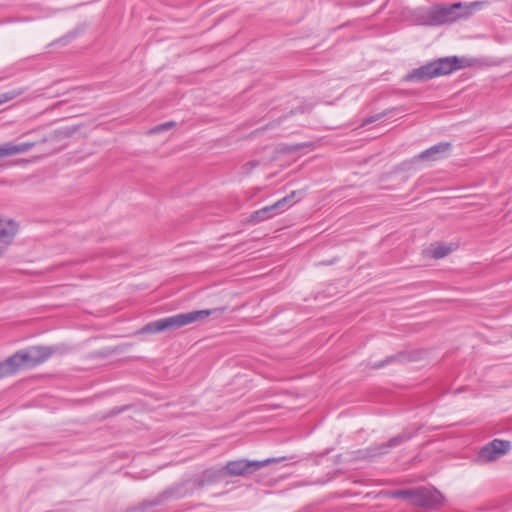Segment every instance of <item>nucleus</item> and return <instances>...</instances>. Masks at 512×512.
<instances>
[{
  "label": "nucleus",
  "instance_id": "obj_1",
  "mask_svg": "<svg viewBox=\"0 0 512 512\" xmlns=\"http://www.w3.org/2000/svg\"><path fill=\"white\" fill-rule=\"evenodd\" d=\"M58 351L54 346H31L19 350L0 362V378L13 375L21 368H33L47 361Z\"/></svg>",
  "mask_w": 512,
  "mask_h": 512
},
{
  "label": "nucleus",
  "instance_id": "obj_2",
  "mask_svg": "<svg viewBox=\"0 0 512 512\" xmlns=\"http://www.w3.org/2000/svg\"><path fill=\"white\" fill-rule=\"evenodd\" d=\"M466 66H468L466 58L458 56L442 57L413 69L404 76L403 80L412 83L426 82L436 77L449 75Z\"/></svg>",
  "mask_w": 512,
  "mask_h": 512
},
{
  "label": "nucleus",
  "instance_id": "obj_3",
  "mask_svg": "<svg viewBox=\"0 0 512 512\" xmlns=\"http://www.w3.org/2000/svg\"><path fill=\"white\" fill-rule=\"evenodd\" d=\"M283 458H267L264 460H247V459H237L228 461L220 470L218 471H206L203 474L204 481L213 482L219 479L222 476H230L237 477L242 476L246 477L261 468L268 466L271 463H278L282 461Z\"/></svg>",
  "mask_w": 512,
  "mask_h": 512
},
{
  "label": "nucleus",
  "instance_id": "obj_4",
  "mask_svg": "<svg viewBox=\"0 0 512 512\" xmlns=\"http://www.w3.org/2000/svg\"><path fill=\"white\" fill-rule=\"evenodd\" d=\"M393 497L407 499L412 505L426 509H437L444 502L441 492L431 487L398 490L393 493Z\"/></svg>",
  "mask_w": 512,
  "mask_h": 512
},
{
  "label": "nucleus",
  "instance_id": "obj_5",
  "mask_svg": "<svg viewBox=\"0 0 512 512\" xmlns=\"http://www.w3.org/2000/svg\"><path fill=\"white\" fill-rule=\"evenodd\" d=\"M223 311L224 308L195 310L187 313H180L173 316L161 318V328L163 331L176 330L191 323L204 320L210 315H213L214 313H221Z\"/></svg>",
  "mask_w": 512,
  "mask_h": 512
},
{
  "label": "nucleus",
  "instance_id": "obj_6",
  "mask_svg": "<svg viewBox=\"0 0 512 512\" xmlns=\"http://www.w3.org/2000/svg\"><path fill=\"white\" fill-rule=\"evenodd\" d=\"M462 18L464 16L461 2L451 5H436L427 13L426 24L429 26H441L454 23Z\"/></svg>",
  "mask_w": 512,
  "mask_h": 512
},
{
  "label": "nucleus",
  "instance_id": "obj_7",
  "mask_svg": "<svg viewBox=\"0 0 512 512\" xmlns=\"http://www.w3.org/2000/svg\"><path fill=\"white\" fill-rule=\"evenodd\" d=\"M418 431L419 428L415 430L404 429L401 433L390 438L387 442L370 446L367 449L368 455L372 457L384 455L388 453L390 449L395 448L403 444L404 442L412 439L414 436L417 435Z\"/></svg>",
  "mask_w": 512,
  "mask_h": 512
},
{
  "label": "nucleus",
  "instance_id": "obj_8",
  "mask_svg": "<svg viewBox=\"0 0 512 512\" xmlns=\"http://www.w3.org/2000/svg\"><path fill=\"white\" fill-rule=\"evenodd\" d=\"M510 447L511 444L509 441L494 439L481 448L479 451V458L484 462L496 460L502 455L506 454Z\"/></svg>",
  "mask_w": 512,
  "mask_h": 512
},
{
  "label": "nucleus",
  "instance_id": "obj_9",
  "mask_svg": "<svg viewBox=\"0 0 512 512\" xmlns=\"http://www.w3.org/2000/svg\"><path fill=\"white\" fill-rule=\"evenodd\" d=\"M294 195L295 192L293 191L290 195L279 199L274 204L256 210L251 214L249 221L252 223H258L277 215L279 211L283 209L284 206L294 197Z\"/></svg>",
  "mask_w": 512,
  "mask_h": 512
},
{
  "label": "nucleus",
  "instance_id": "obj_10",
  "mask_svg": "<svg viewBox=\"0 0 512 512\" xmlns=\"http://www.w3.org/2000/svg\"><path fill=\"white\" fill-rule=\"evenodd\" d=\"M451 147L452 145L450 142H440L422 151L420 154L416 156V159L421 161L441 160L447 156V154L451 150Z\"/></svg>",
  "mask_w": 512,
  "mask_h": 512
},
{
  "label": "nucleus",
  "instance_id": "obj_11",
  "mask_svg": "<svg viewBox=\"0 0 512 512\" xmlns=\"http://www.w3.org/2000/svg\"><path fill=\"white\" fill-rule=\"evenodd\" d=\"M18 230V225L12 219L0 218V254L11 244Z\"/></svg>",
  "mask_w": 512,
  "mask_h": 512
},
{
  "label": "nucleus",
  "instance_id": "obj_12",
  "mask_svg": "<svg viewBox=\"0 0 512 512\" xmlns=\"http://www.w3.org/2000/svg\"><path fill=\"white\" fill-rule=\"evenodd\" d=\"M34 142H25V143H19L14 144L12 142H6L2 145H0V158H5L21 153L28 152L34 147Z\"/></svg>",
  "mask_w": 512,
  "mask_h": 512
},
{
  "label": "nucleus",
  "instance_id": "obj_13",
  "mask_svg": "<svg viewBox=\"0 0 512 512\" xmlns=\"http://www.w3.org/2000/svg\"><path fill=\"white\" fill-rule=\"evenodd\" d=\"M487 4V1H473L469 4L462 3V13L464 18L470 17L475 11L482 9Z\"/></svg>",
  "mask_w": 512,
  "mask_h": 512
},
{
  "label": "nucleus",
  "instance_id": "obj_14",
  "mask_svg": "<svg viewBox=\"0 0 512 512\" xmlns=\"http://www.w3.org/2000/svg\"><path fill=\"white\" fill-rule=\"evenodd\" d=\"M163 332L160 319L151 321L138 330L137 334H155Z\"/></svg>",
  "mask_w": 512,
  "mask_h": 512
},
{
  "label": "nucleus",
  "instance_id": "obj_15",
  "mask_svg": "<svg viewBox=\"0 0 512 512\" xmlns=\"http://www.w3.org/2000/svg\"><path fill=\"white\" fill-rule=\"evenodd\" d=\"M25 89H13L0 94V105L9 102L24 93Z\"/></svg>",
  "mask_w": 512,
  "mask_h": 512
},
{
  "label": "nucleus",
  "instance_id": "obj_16",
  "mask_svg": "<svg viewBox=\"0 0 512 512\" xmlns=\"http://www.w3.org/2000/svg\"><path fill=\"white\" fill-rule=\"evenodd\" d=\"M451 249L443 244H438L431 249V256L434 259H441L450 253Z\"/></svg>",
  "mask_w": 512,
  "mask_h": 512
},
{
  "label": "nucleus",
  "instance_id": "obj_17",
  "mask_svg": "<svg viewBox=\"0 0 512 512\" xmlns=\"http://www.w3.org/2000/svg\"><path fill=\"white\" fill-rule=\"evenodd\" d=\"M174 125H175V122H173V121L166 122V123L155 126L154 128H152L150 130V132L151 133H159L162 131H166V130L170 129L171 127H173Z\"/></svg>",
  "mask_w": 512,
  "mask_h": 512
},
{
  "label": "nucleus",
  "instance_id": "obj_18",
  "mask_svg": "<svg viewBox=\"0 0 512 512\" xmlns=\"http://www.w3.org/2000/svg\"><path fill=\"white\" fill-rule=\"evenodd\" d=\"M387 115V111H384L382 113H379V114H376L374 116H371V117H368L366 118L364 121H363V124L364 125H368V124H371L373 122H376L377 120H379L380 118H382L383 116Z\"/></svg>",
  "mask_w": 512,
  "mask_h": 512
},
{
  "label": "nucleus",
  "instance_id": "obj_19",
  "mask_svg": "<svg viewBox=\"0 0 512 512\" xmlns=\"http://www.w3.org/2000/svg\"><path fill=\"white\" fill-rule=\"evenodd\" d=\"M393 359H394V356L388 357L385 361L380 362L379 364H375L374 368H382L385 364L389 363Z\"/></svg>",
  "mask_w": 512,
  "mask_h": 512
},
{
  "label": "nucleus",
  "instance_id": "obj_20",
  "mask_svg": "<svg viewBox=\"0 0 512 512\" xmlns=\"http://www.w3.org/2000/svg\"><path fill=\"white\" fill-rule=\"evenodd\" d=\"M257 165H258V162L253 161V162H249V163H247L244 167L249 166V169H247V172H249V171H251L253 168H255Z\"/></svg>",
  "mask_w": 512,
  "mask_h": 512
},
{
  "label": "nucleus",
  "instance_id": "obj_21",
  "mask_svg": "<svg viewBox=\"0 0 512 512\" xmlns=\"http://www.w3.org/2000/svg\"><path fill=\"white\" fill-rule=\"evenodd\" d=\"M172 495H173V491H169V490H167V491H165V492L163 493V497H165V498H169V497H171Z\"/></svg>",
  "mask_w": 512,
  "mask_h": 512
}]
</instances>
